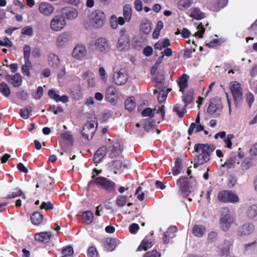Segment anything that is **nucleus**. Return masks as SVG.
<instances>
[{
  "label": "nucleus",
  "instance_id": "obj_1",
  "mask_svg": "<svg viewBox=\"0 0 257 257\" xmlns=\"http://www.w3.org/2000/svg\"><path fill=\"white\" fill-rule=\"evenodd\" d=\"M213 145L196 144L194 146L193 153L195 154L194 168L201 165L208 161L210 159V154L215 150Z\"/></svg>",
  "mask_w": 257,
  "mask_h": 257
},
{
  "label": "nucleus",
  "instance_id": "obj_2",
  "mask_svg": "<svg viewBox=\"0 0 257 257\" xmlns=\"http://www.w3.org/2000/svg\"><path fill=\"white\" fill-rule=\"evenodd\" d=\"M234 220V218L231 216L230 212L227 207H223L221 209L219 225L223 231H228L233 223Z\"/></svg>",
  "mask_w": 257,
  "mask_h": 257
},
{
  "label": "nucleus",
  "instance_id": "obj_3",
  "mask_svg": "<svg viewBox=\"0 0 257 257\" xmlns=\"http://www.w3.org/2000/svg\"><path fill=\"white\" fill-rule=\"evenodd\" d=\"M92 178L94 184L100 186L107 192L111 193L114 191L115 184L110 180L103 177H95L94 175H92Z\"/></svg>",
  "mask_w": 257,
  "mask_h": 257
},
{
  "label": "nucleus",
  "instance_id": "obj_4",
  "mask_svg": "<svg viewBox=\"0 0 257 257\" xmlns=\"http://www.w3.org/2000/svg\"><path fill=\"white\" fill-rule=\"evenodd\" d=\"M222 105L221 99L219 98H212L210 99L209 105L207 111L208 114L214 117H217L222 112Z\"/></svg>",
  "mask_w": 257,
  "mask_h": 257
},
{
  "label": "nucleus",
  "instance_id": "obj_5",
  "mask_svg": "<svg viewBox=\"0 0 257 257\" xmlns=\"http://www.w3.org/2000/svg\"><path fill=\"white\" fill-rule=\"evenodd\" d=\"M105 19V14L100 10H96L92 12L90 16V23L92 26L98 29L104 25Z\"/></svg>",
  "mask_w": 257,
  "mask_h": 257
},
{
  "label": "nucleus",
  "instance_id": "obj_6",
  "mask_svg": "<svg viewBox=\"0 0 257 257\" xmlns=\"http://www.w3.org/2000/svg\"><path fill=\"white\" fill-rule=\"evenodd\" d=\"M120 37L117 44V48L120 51L127 50L130 48V38L126 30L123 28L120 30Z\"/></svg>",
  "mask_w": 257,
  "mask_h": 257
},
{
  "label": "nucleus",
  "instance_id": "obj_7",
  "mask_svg": "<svg viewBox=\"0 0 257 257\" xmlns=\"http://www.w3.org/2000/svg\"><path fill=\"white\" fill-rule=\"evenodd\" d=\"M97 125V122L95 120H92L86 123L82 131L83 138L87 140L91 139L95 134Z\"/></svg>",
  "mask_w": 257,
  "mask_h": 257
},
{
  "label": "nucleus",
  "instance_id": "obj_8",
  "mask_svg": "<svg viewBox=\"0 0 257 257\" xmlns=\"http://www.w3.org/2000/svg\"><path fill=\"white\" fill-rule=\"evenodd\" d=\"M66 25L65 20L61 16L56 15L51 19L50 26L53 31L58 32L63 30Z\"/></svg>",
  "mask_w": 257,
  "mask_h": 257
},
{
  "label": "nucleus",
  "instance_id": "obj_9",
  "mask_svg": "<svg viewBox=\"0 0 257 257\" xmlns=\"http://www.w3.org/2000/svg\"><path fill=\"white\" fill-rule=\"evenodd\" d=\"M114 83L118 85H124L128 79V75L124 69H120L119 71L114 72L112 76Z\"/></svg>",
  "mask_w": 257,
  "mask_h": 257
},
{
  "label": "nucleus",
  "instance_id": "obj_10",
  "mask_svg": "<svg viewBox=\"0 0 257 257\" xmlns=\"http://www.w3.org/2000/svg\"><path fill=\"white\" fill-rule=\"evenodd\" d=\"M230 89L235 103L239 102L242 99V90L240 84L237 81L230 83Z\"/></svg>",
  "mask_w": 257,
  "mask_h": 257
},
{
  "label": "nucleus",
  "instance_id": "obj_11",
  "mask_svg": "<svg viewBox=\"0 0 257 257\" xmlns=\"http://www.w3.org/2000/svg\"><path fill=\"white\" fill-rule=\"evenodd\" d=\"M177 185L179 187L181 193L188 196L191 192L192 187L189 184V179L187 177H181L177 181Z\"/></svg>",
  "mask_w": 257,
  "mask_h": 257
},
{
  "label": "nucleus",
  "instance_id": "obj_12",
  "mask_svg": "<svg viewBox=\"0 0 257 257\" xmlns=\"http://www.w3.org/2000/svg\"><path fill=\"white\" fill-rule=\"evenodd\" d=\"M87 52L85 46L81 44H78L74 47L72 56L76 60H82L86 56Z\"/></svg>",
  "mask_w": 257,
  "mask_h": 257
},
{
  "label": "nucleus",
  "instance_id": "obj_13",
  "mask_svg": "<svg viewBox=\"0 0 257 257\" xmlns=\"http://www.w3.org/2000/svg\"><path fill=\"white\" fill-rule=\"evenodd\" d=\"M61 16L65 20H73L76 19L78 16L77 10L72 7H64L61 9Z\"/></svg>",
  "mask_w": 257,
  "mask_h": 257
},
{
  "label": "nucleus",
  "instance_id": "obj_14",
  "mask_svg": "<svg viewBox=\"0 0 257 257\" xmlns=\"http://www.w3.org/2000/svg\"><path fill=\"white\" fill-rule=\"evenodd\" d=\"M108 141L110 142V145L108 148V152L109 153V157L111 158H113L118 156L122 151V149L119 142L116 140L111 141L110 139H108Z\"/></svg>",
  "mask_w": 257,
  "mask_h": 257
},
{
  "label": "nucleus",
  "instance_id": "obj_15",
  "mask_svg": "<svg viewBox=\"0 0 257 257\" xmlns=\"http://www.w3.org/2000/svg\"><path fill=\"white\" fill-rule=\"evenodd\" d=\"M90 45L94 46L95 49L100 52L106 51L108 47L107 41L104 38H99L91 42Z\"/></svg>",
  "mask_w": 257,
  "mask_h": 257
},
{
  "label": "nucleus",
  "instance_id": "obj_16",
  "mask_svg": "<svg viewBox=\"0 0 257 257\" xmlns=\"http://www.w3.org/2000/svg\"><path fill=\"white\" fill-rule=\"evenodd\" d=\"M254 230V226L251 223H245L240 226L237 230V234L239 236L248 235Z\"/></svg>",
  "mask_w": 257,
  "mask_h": 257
},
{
  "label": "nucleus",
  "instance_id": "obj_17",
  "mask_svg": "<svg viewBox=\"0 0 257 257\" xmlns=\"http://www.w3.org/2000/svg\"><path fill=\"white\" fill-rule=\"evenodd\" d=\"M39 12L45 16H50L54 11L53 5L47 2H42L39 6Z\"/></svg>",
  "mask_w": 257,
  "mask_h": 257
},
{
  "label": "nucleus",
  "instance_id": "obj_18",
  "mask_svg": "<svg viewBox=\"0 0 257 257\" xmlns=\"http://www.w3.org/2000/svg\"><path fill=\"white\" fill-rule=\"evenodd\" d=\"M6 78L7 81L12 83L14 87H19L22 84V79L19 73H16L15 75L8 74Z\"/></svg>",
  "mask_w": 257,
  "mask_h": 257
},
{
  "label": "nucleus",
  "instance_id": "obj_19",
  "mask_svg": "<svg viewBox=\"0 0 257 257\" xmlns=\"http://www.w3.org/2000/svg\"><path fill=\"white\" fill-rule=\"evenodd\" d=\"M70 40V34L68 32L61 33L57 38V44L59 47L66 46Z\"/></svg>",
  "mask_w": 257,
  "mask_h": 257
},
{
  "label": "nucleus",
  "instance_id": "obj_20",
  "mask_svg": "<svg viewBox=\"0 0 257 257\" xmlns=\"http://www.w3.org/2000/svg\"><path fill=\"white\" fill-rule=\"evenodd\" d=\"M246 215L250 220L257 221V204H252L246 210Z\"/></svg>",
  "mask_w": 257,
  "mask_h": 257
},
{
  "label": "nucleus",
  "instance_id": "obj_21",
  "mask_svg": "<svg viewBox=\"0 0 257 257\" xmlns=\"http://www.w3.org/2000/svg\"><path fill=\"white\" fill-rule=\"evenodd\" d=\"M47 61L49 66L54 68H57L60 65L59 57L54 53L49 54Z\"/></svg>",
  "mask_w": 257,
  "mask_h": 257
},
{
  "label": "nucleus",
  "instance_id": "obj_22",
  "mask_svg": "<svg viewBox=\"0 0 257 257\" xmlns=\"http://www.w3.org/2000/svg\"><path fill=\"white\" fill-rule=\"evenodd\" d=\"M107 148L105 146L100 148L95 153L93 157L94 163H99L106 155Z\"/></svg>",
  "mask_w": 257,
  "mask_h": 257
},
{
  "label": "nucleus",
  "instance_id": "obj_23",
  "mask_svg": "<svg viewBox=\"0 0 257 257\" xmlns=\"http://www.w3.org/2000/svg\"><path fill=\"white\" fill-rule=\"evenodd\" d=\"M51 233L50 232H42L35 234V238L36 240L43 243H47L50 240Z\"/></svg>",
  "mask_w": 257,
  "mask_h": 257
},
{
  "label": "nucleus",
  "instance_id": "obj_24",
  "mask_svg": "<svg viewBox=\"0 0 257 257\" xmlns=\"http://www.w3.org/2000/svg\"><path fill=\"white\" fill-rule=\"evenodd\" d=\"M189 16L197 20H200L205 17V14L197 8H193L191 9V13Z\"/></svg>",
  "mask_w": 257,
  "mask_h": 257
},
{
  "label": "nucleus",
  "instance_id": "obj_25",
  "mask_svg": "<svg viewBox=\"0 0 257 257\" xmlns=\"http://www.w3.org/2000/svg\"><path fill=\"white\" fill-rule=\"evenodd\" d=\"M192 4L191 0H179L177 3V7L179 10L184 11L190 8Z\"/></svg>",
  "mask_w": 257,
  "mask_h": 257
},
{
  "label": "nucleus",
  "instance_id": "obj_26",
  "mask_svg": "<svg viewBox=\"0 0 257 257\" xmlns=\"http://www.w3.org/2000/svg\"><path fill=\"white\" fill-rule=\"evenodd\" d=\"M123 15L126 22H130L132 16V8L130 4H126L123 8Z\"/></svg>",
  "mask_w": 257,
  "mask_h": 257
},
{
  "label": "nucleus",
  "instance_id": "obj_27",
  "mask_svg": "<svg viewBox=\"0 0 257 257\" xmlns=\"http://www.w3.org/2000/svg\"><path fill=\"white\" fill-rule=\"evenodd\" d=\"M141 30L146 35L149 34L152 30L151 23L150 21L148 20H143L141 23Z\"/></svg>",
  "mask_w": 257,
  "mask_h": 257
},
{
  "label": "nucleus",
  "instance_id": "obj_28",
  "mask_svg": "<svg viewBox=\"0 0 257 257\" xmlns=\"http://www.w3.org/2000/svg\"><path fill=\"white\" fill-rule=\"evenodd\" d=\"M170 45V42L169 39L165 38L162 41H159L154 45V48L157 50H161L164 48H166Z\"/></svg>",
  "mask_w": 257,
  "mask_h": 257
},
{
  "label": "nucleus",
  "instance_id": "obj_29",
  "mask_svg": "<svg viewBox=\"0 0 257 257\" xmlns=\"http://www.w3.org/2000/svg\"><path fill=\"white\" fill-rule=\"evenodd\" d=\"M182 160L180 158H177L175 163V166L172 169V174L174 175H177L181 173L182 170Z\"/></svg>",
  "mask_w": 257,
  "mask_h": 257
},
{
  "label": "nucleus",
  "instance_id": "obj_30",
  "mask_svg": "<svg viewBox=\"0 0 257 257\" xmlns=\"http://www.w3.org/2000/svg\"><path fill=\"white\" fill-rule=\"evenodd\" d=\"M186 107L187 106L185 104L183 105L180 104H176L174 105L173 111L176 112L179 117H181L186 112Z\"/></svg>",
  "mask_w": 257,
  "mask_h": 257
},
{
  "label": "nucleus",
  "instance_id": "obj_31",
  "mask_svg": "<svg viewBox=\"0 0 257 257\" xmlns=\"http://www.w3.org/2000/svg\"><path fill=\"white\" fill-rule=\"evenodd\" d=\"M205 232L206 228L202 225H195L193 228V233L197 237L202 236Z\"/></svg>",
  "mask_w": 257,
  "mask_h": 257
},
{
  "label": "nucleus",
  "instance_id": "obj_32",
  "mask_svg": "<svg viewBox=\"0 0 257 257\" xmlns=\"http://www.w3.org/2000/svg\"><path fill=\"white\" fill-rule=\"evenodd\" d=\"M136 102L134 97H130L125 101V107L129 111H132L136 107Z\"/></svg>",
  "mask_w": 257,
  "mask_h": 257
},
{
  "label": "nucleus",
  "instance_id": "obj_33",
  "mask_svg": "<svg viewBox=\"0 0 257 257\" xmlns=\"http://www.w3.org/2000/svg\"><path fill=\"white\" fill-rule=\"evenodd\" d=\"M152 246V242L149 239L145 238L142 241L141 244L138 247V250L142 251L146 250Z\"/></svg>",
  "mask_w": 257,
  "mask_h": 257
},
{
  "label": "nucleus",
  "instance_id": "obj_34",
  "mask_svg": "<svg viewBox=\"0 0 257 257\" xmlns=\"http://www.w3.org/2000/svg\"><path fill=\"white\" fill-rule=\"evenodd\" d=\"M31 219L33 224H39L42 221L43 215L40 212H36L31 215Z\"/></svg>",
  "mask_w": 257,
  "mask_h": 257
},
{
  "label": "nucleus",
  "instance_id": "obj_35",
  "mask_svg": "<svg viewBox=\"0 0 257 257\" xmlns=\"http://www.w3.org/2000/svg\"><path fill=\"white\" fill-rule=\"evenodd\" d=\"M171 90L170 89L163 88L161 90L158 95V100L159 102H163L165 101L168 96V92Z\"/></svg>",
  "mask_w": 257,
  "mask_h": 257
},
{
  "label": "nucleus",
  "instance_id": "obj_36",
  "mask_svg": "<svg viewBox=\"0 0 257 257\" xmlns=\"http://www.w3.org/2000/svg\"><path fill=\"white\" fill-rule=\"evenodd\" d=\"M194 99L193 91H190L187 93L184 94L182 96V100L184 102L185 106H187L191 103Z\"/></svg>",
  "mask_w": 257,
  "mask_h": 257
},
{
  "label": "nucleus",
  "instance_id": "obj_37",
  "mask_svg": "<svg viewBox=\"0 0 257 257\" xmlns=\"http://www.w3.org/2000/svg\"><path fill=\"white\" fill-rule=\"evenodd\" d=\"M82 217L84 222L89 224L92 222L93 219V214L90 211H87L82 213Z\"/></svg>",
  "mask_w": 257,
  "mask_h": 257
},
{
  "label": "nucleus",
  "instance_id": "obj_38",
  "mask_svg": "<svg viewBox=\"0 0 257 257\" xmlns=\"http://www.w3.org/2000/svg\"><path fill=\"white\" fill-rule=\"evenodd\" d=\"M188 76L186 74H183L181 76L178 84L180 87V90L183 92V90L187 86V79Z\"/></svg>",
  "mask_w": 257,
  "mask_h": 257
},
{
  "label": "nucleus",
  "instance_id": "obj_39",
  "mask_svg": "<svg viewBox=\"0 0 257 257\" xmlns=\"http://www.w3.org/2000/svg\"><path fill=\"white\" fill-rule=\"evenodd\" d=\"M0 92L4 95L5 97H8L11 94V90L10 87L5 82H2L0 83Z\"/></svg>",
  "mask_w": 257,
  "mask_h": 257
},
{
  "label": "nucleus",
  "instance_id": "obj_40",
  "mask_svg": "<svg viewBox=\"0 0 257 257\" xmlns=\"http://www.w3.org/2000/svg\"><path fill=\"white\" fill-rule=\"evenodd\" d=\"M32 68V63L30 61H25V64L22 67V72L28 76H30V69Z\"/></svg>",
  "mask_w": 257,
  "mask_h": 257
},
{
  "label": "nucleus",
  "instance_id": "obj_41",
  "mask_svg": "<svg viewBox=\"0 0 257 257\" xmlns=\"http://www.w3.org/2000/svg\"><path fill=\"white\" fill-rule=\"evenodd\" d=\"M32 111V108L30 106H27L26 107L21 109L20 115L24 119H28L29 117V114Z\"/></svg>",
  "mask_w": 257,
  "mask_h": 257
},
{
  "label": "nucleus",
  "instance_id": "obj_42",
  "mask_svg": "<svg viewBox=\"0 0 257 257\" xmlns=\"http://www.w3.org/2000/svg\"><path fill=\"white\" fill-rule=\"evenodd\" d=\"M105 247L109 251H113L115 248V240L113 238H107L105 241Z\"/></svg>",
  "mask_w": 257,
  "mask_h": 257
},
{
  "label": "nucleus",
  "instance_id": "obj_43",
  "mask_svg": "<svg viewBox=\"0 0 257 257\" xmlns=\"http://www.w3.org/2000/svg\"><path fill=\"white\" fill-rule=\"evenodd\" d=\"M122 162L121 160H115L108 164L109 167L114 170H119L122 167Z\"/></svg>",
  "mask_w": 257,
  "mask_h": 257
},
{
  "label": "nucleus",
  "instance_id": "obj_44",
  "mask_svg": "<svg viewBox=\"0 0 257 257\" xmlns=\"http://www.w3.org/2000/svg\"><path fill=\"white\" fill-rule=\"evenodd\" d=\"M236 161V157H231L229 158L225 163L222 165V167H226L227 168L230 169L232 168Z\"/></svg>",
  "mask_w": 257,
  "mask_h": 257
},
{
  "label": "nucleus",
  "instance_id": "obj_45",
  "mask_svg": "<svg viewBox=\"0 0 257 257\" xmlns=\"http://www.w3.org/2000/svg\"><path fill=\"white\" fill-rule=\"evenodd\" d=\"M177 231V228L176 226H170L166 232L165 233L164 236L163 237V241L165 243H168L169 242V240H167V236L170 233H174L176 232Z\"/></svg>",
  "mask_w": 257,
  "mask_h": 257
},
{
  "label": "nucleus",
  "instance_id": "obj_46",
  "mask_svg": "<svg viewBox=\"0 0 257 257\" xmlns=\"http://www.w3.org/2000/svg\"><path fill=\"white\" fill-rule=\"evenodd\" d=\"M229 195V191H222L218 195V200L222 202H227V199Z\"/></svg>",
  "mask_w": 257,
  "mask_h": 257
},
{
  "label": "nucleus",
  "instance_id": "obj_47",
  "mask_svg": "<svg viewBox=\"0 0 257 257\" xmlns=\"http://www.w3.org/2000/svg\"><path fill=\"white\" fill-rule=\"evenodd\" d=\"M156 110V109H152L150 107L146 108L142 112V115L144 117L150 116L152 117L155 114Z\"/></svg>",
  "mask_w": 257,
  "mask_h": 257
},
{
  "label": "nucleus",
  "instance_id": "obj_48",
  "mask_svg": "<svg viewBox=\"0 0 257 257\" xmlns=\"http://www.w3.org/2000/svg\"><path fill=\"white\" fill-rule=\"evenodd\" d=\"M127 201V197L125 196L119 195L116 200V204L119 207L123 206Z\"/></svg>",
  "mask_w": 257,
  "mask_h": 257
},
{
  "label": "nucleus",
  "instance_id": "obj_49",
  "mask_svg": "<svg viewBox=\"0 0 257 257\" xmlns=\"http://www.w3.org/2000/svg\"><path fill=\"white\" fill-rule=\"evenodd\" d=\"M63 256L62 257H71L73 253V248L71 246H67L62 251Z\"/></svg>",
  "mask_w": 257,
  "mask_h": 257
},
{
  "label": "nucleus",
  "instance_id": "obj_50",
  "mask_svg": "<svg viewBox=\"0 0 257 257\" xmlns=\"http://www.w3.org/2000/svg\"><path fill=\"white\" fill-rule=\"evenodd\" d=\"M234 138V136L233 134H229L227 136V137L224 139V142L226 144V147L228 149H231L232 148V143L231 142L232 139Z\"/></svg>",
  "mask_w": 257,
  "mask_h": 257
},
{
  "label": "nucleus",
  "instance_id": "obj_51",
  "mask_svg": "<svg viewBox=\"0 0 257 257\" xmlns=\"http://www.w3.org/2000/svg\"><path fill=\"white\" fill-rule=\"evenodd\" d=\"M16 190L17 191L13 192L11 194L9 195V198H13L16 197L21 196L23 199H26L25 195L23 194L22 191L19 189H16Z\"/></svg>",
  "mask_w": 257,
  "mask_h": 257
},
{
  "label": "nucleus",
  "instance_id": "obj_52",
  "mask_svg": "<svg viewBox=\"0 0 257 257\" xmlns=\"http://www.w3.org/2000/svg\"><path fill=\"white\" fill-rule=\"evenodd\" d=\"M24 58L25 61H30V55L31 52L30 46L28 45H25L23 47Z\"/></svg>",
  "mask_w": 257,
  "mask_h": 257
},
{
  "label": "nucleus",
  "instance_id": "obj_53",
  "mask_svg": "<svg viewBox=\"0 0 257 257\" xmlns=\"http://www.w3.org/2000/svg\"><path fill=\"white\" fill-rule=\"evenodd\" d=\"M153 123L154 121L152 119H147L144 126L145 131L147 132H151L154 129Z\"/></svg>",
  "mask_w": 257,
  "mask_h": 257
},
{
  "label": "nucleus",
  "instance_id": "obj_54",
  "mask_svg": "<svg viewBox=\"0 0 257 257\" xmlns=\"http://www.w3.org/2000/svg\"><path fill=\"white\" fill-rule=\"evenodd\" d=\"M239 201L238 197L234 193L229 191L227 202L236 203Z\"/></svg>",
  "mask_w": 257,
  "mask_h": 257
},
{
  "label": "nucleus",
  "instance_id": "obj_55",
  "mask_svg": "<svg viewBox=\"0 0 257 257\" xmlns=\"http://www.w3.org/2000/svg\"><path fill=\"white\" fill-rule=\"evenodd\" d=\"M198 31L195 33L196 37L198 36L200 38H203V35L205 32V28L202 24H199L197 27Z\"/></svg>",
  "mask_w": 257,
  "mask_h": 257
},
{
  "label": "nucleus",
  "instance_id": "obj_56",
  "mask_svg": "<svg viewBox=\"0 0 257 257\" xmlns=\"http://www.w3.org/2000/svg\"><path fill=\"white\" fill-rule=\"evenodd\" d=\"M54 208V205L51 202H43L40 206L41 209H45L46 210H51Z\"/></svg>",
  "mask_w": 257,
  "mask_h": 257
},
{
  "label": "nucleus",
  "instance_id": "obj_57",
  "mask_svg": "<svg viewBox=\"0 0 257 257\" xmlns=\"http://www.w3.org/2000/svg\"><path fill=\"white\" fill-rule=\"evenodd\" d=\"M99 75L100 77L101 80L106 82L107 80L108 76L105 72L104 68L103 67H100L99 69Z\"/></svg>",
  "mask_w": 257,
  "mask_h": 257
},
{
  "label": "nucleus",
  "instance_id": "obj_58",
  "mask_svg": "<svg viewBox=\"0 0 257 257\" xmlns=\"http://www.w3.org/2000/svg\"><path fill=\"white\" fill-rule=\"evenodd\" d=\"M22 34L29 36H32L33 34V29L30 26L25 27L22 29Z\"/></svg>",
  "mask_w": 257,
  "mask_h": 257
},
{
  "label": "nucleus",
  "instance_id": "obj_59",
  "mask_svg": "<svg viewBox=\"0 0 257 257\" xmlns=\"http://www.w3.org/2000/svg\"><path fill=\"white\" fill-rule=\"evenodd\" d=\"M257 244L256 241H253L251 243H247L244 245V249L246 251H253Z\"/></svg>",
  "mask_w": 257,
  "mask_h": 257
},
{
  "label": "nucleus",
  "instance_id": "obj_60",
  "mask_svg": "<svg viewBox=\"0 0 257 257\" xmlns=\"http://www.w3.org/2000/svg\"><path fill=\"white\" fill-rule=\"evenodd\" d=\"M49 96L55 100L56 102L59 101L60 96L58 94L56 93L53 90H50L48 92Z\"/></svg>",
  "mask_w": 257,
  "mask_h": 257
},
{
  "label": "nucleus",
  "instance_id": "obj_61",
  "mask_svg": "<svg viewBox=\"0 0 257 257\" xmlns=\"http://www.w3.org/2000/svg\"><path fill=\"white\" fill-rule=\"evenodd\" d=\"M49 96L55 100L56 102L59 101L60 96L58 94L56 93L53 90H50L48 92Z\"/></svg>",
  "mask_w": 257,
  "mask_h": 257
},
{
  "label": "nucleus",
  "instance_id": "obj_62",
  "mask_svg": "<svg viewBox=\"0 0 257 257\" xmlns=\"http://www.w3.org/2000/svg\"><path fill=\"white\" fill-rule=\"evenodd\" d=\"M254 98L253 94L249 92L246 94V101L248 103V106L249 107H251L252 103L254 101Z\"/></svg>",
  "mask_w": 257,
  "mask_h": 257
},
{
  "label": "nucleus",
  "instance_id": "obj_63",
  "mask_svg": "<svg viewBox=\"0 0 257 257\" xmlns=\"http://www.w3.org/2000/svg\"><path fill=\"white\" fill-rule=\"evenodd\" d=\"M110 27L113 29H116L117 28L118 24L116 21V16L112 15L110 19Z\"/></svg>",
  "mask_w": 257,
  "mask_h": 257
},
{
  "label": "nucleus",
  "instance_id": "obj_64",
  "mask_svg": "<svg viewBox=\"0 0 257 257\" xmlns=\"http://www.w3.org/2000/svg\"><path fill=\"white\" fill-rule=\"evenodd\" d=\"M158 256H160V254H158L157 250L154 249L152 251H148L144 257H157Z\"/></svg>",
  "mask_w": 257,
  "mask_h": 257
}]
</instances>
